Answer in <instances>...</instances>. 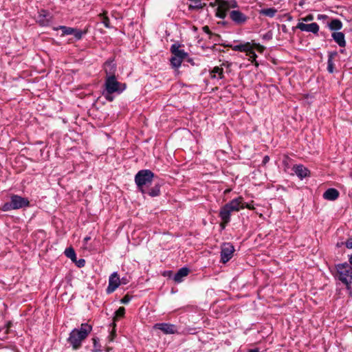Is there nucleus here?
Returning a JSON list of instances; mask_svg holds the SVG:
<instances>
[{
  "label": "nucleus",
  "mask_w": 352,
  "mask_h": 352,
  "mask_svg": "<svg viewBox=\"0 0 352 352\" xmlns=\"http://www.w3.org/2000/svg\"><path fill=\"white\" fill-rule=\"evenodd\" d=\"M92 331V326L88 323H82L79 329H74L69 333L67 342L72 349L77 350L80 348L82 342L85 340Z\"/></svg>",
  "instance_id": "f257e3e1"
},
{
  "label": "nucleus",
  "mask_w": 352,
  "mask_h": 352,
  "mask_svg": "<svg viewBox=\"0 0 352 352\" xmlns=\"http://www.w3.org/2000/svg\"><path fill=\"white\" fill-rule=\"evenodd\" d=\"M241 197L232 199L220 208L219 217L221 220L220 226L224 229L230 223L231 214L241 210Z\"/></svg>",
  "instance_id": "f03ea898"
},
{
  "label": "nucleus",
  "mask_w": 352,
  "mask_h": 352,
  "mask_svg": "<svg viewBox=\"0 0 352 352\" xmlns=\"http://www.w3.org/2000/svg\"><path fill=\"white\" fill-rule=\"evenodd\" d=\"M337 274L335 276L343 284L347 289H351L352 284V266L347 263H339L336 265Z\"/></svg>",
  "instance_id": "7ed1b4c3"
},
{
  "label": "nucleus",
  "mask_w": 352,
  "mask_h": 352,
  "mask_svg": "<svg viewBox=\"0 0 352 352\" xmlns=\"http://www.w3.org/2000/svg\"><path fill=\"white\" fill-rule=\"evenodd\" d=\"M154 177V173L148 169L139 170L135 176V182L138 188L142 192H146V187L149 186Z\"/></svg>",
  "instance_id": "20e7f679"
},
{
  "label": "nucleus",
  "mask_w": 352,
  "mask_h": 352,
  "mask_svg": "<svg viewBox=\"0 0 352 352\" xmlns=\"http://www.w3.org/2000/svg\"><path fill=\"white\" fill-rule=\"evenodd\" d=\"M30 206V201L27 198L19 195H13L10 197V201L5 203L1 208L3 211L18 210Z\"/></svg>",
  "instance_id": "39448f33"
},
{
  "label": "nucleus",
  "mask_w": 352,
  "mask_h": 352,
  "mask_svg": "<svg viewBox=\"0 0 352 352\" xmlns=\"http://www.w3.org/2000/svg\"><path fill=\"white\" fill-rule=\"evenodd\" d=\"M215 3L218 6L216 12V16L223 19L226 17L227 12L230 8H236L239 7V5L235 0H215Z\"/></svg>",
  "instance_id": "423d86ee"
},
{
  "label": "nucleus",
  "mask_w": 352,
  "mask_h": 352,
  "mask_svg": "<svg viewBox=\"0 0 352 352\" xmlns=\"http://www.w3.org/2000/svg\"><path fill=\"white\" fill-rule=\"evenodd\" d=\"M104 86L105 91L109 94L115 92L120 94L126 87L125 83H121L117 80L116 76H106Z\"/></svg>",
  "instance_id": "0eeeda50"
},
{
  "label": "nucleus",
  "mask_w": 352,
  "mask_h": 352,
  "mask_svg": "<svg viewBox=\"0 0 352 352\" xmlns=\"http://www.w3.org/2000/svg\"><path fill=\"white\" fill-rule=\"evenodd\" d=\"M234 248L230 243H224L221 248V261L226 263L229 261L233 256Z\"/></svg>",
  "instance_id": "6e6552de"
},
{
  "label": "nucleus",
  "mask_w": 352,
  "mask_h": 352,
  "mask_svg": "<svg viewBox=\"0 0 352 352\" xmlns=\"http://www.w3.org/2000/svg\"><path fill=\"white\" fill-rule=\"evenodd\" d=\"M230 19L237 25H244L249 17L239 10H231L229 13Z\"/></svg>",
  "instance_id": "1a4fd4ad"
},
{
  "label": "nucleus",
  "mask_w": 352,
  "mask_h": 352,
  "mask_svg": "<svg viewBox=\"0 0 352 352\" xmlns=\"http://www.w3.org/2000/svg\"><path fill=\"white\" fill-rule=\"evenodd\" d=\"M52 15L48 11L42 9L38 13L36 22L41 26H49L52 23Z\"/></svg>",
  "instance_id": "9d476101"
},
{
  "label": "nucleus",
  "mask_w": 352,
  "mask_h": 352,
  "mask_svg": "<svg viewBox=\"0 0 352 352\" xmlns=\"http://www.w3.org/2000/svg\"><path fill=\"white\" fill-rule=\"evenodd\" d=\"M155 329L161 330L165 334H178L179 331L176 325L170 323H156L153 326Z\"/></svg>",
  "instance_id": "9b49d317"
},
{
  "label": "nucleus",
  "mask_w": 352,
  "mask_h": 352,
  "mask_svg": "<svg viewBox=\"0 0 352 352\" xmlns=\"http://www.w3.org/2000/svg\"><path fill=\"white\" fill-rule=\"evenodd\" d=\"M120 285V278L118 272H114L109 278V285L106 289L108 294L113 293Z\"/></svg>",
  "instance_id": "f8f14e48"
},
{
  "label": "nucleus",
  "mask_w": 352,
  "mask_h": 352,
  "mask_svg": "<svg viewBox=\"0 0 352 352\" xmlns=\"http://www.w3.org/2000/svg\"><path fill=\"white\" fill-rule=\"evenodd\" d=\"M296 28L302 32H311L314 34H317L320 29L319 25L317 23L306 24L304 23L303 22H299Z\"/></svg>",
  "instance_id": "ddd939ff"
},
{
  "label": "nucleus",
  "mask_w": 352,
  "mask_h": 352,
  "mask_svg": "<svg viewBox=\"0 0 352 352\" xmlns=\"http://www.w3.org/2000/svg\"><path fill=\"white\" fill-rule=\"evenodd\" d=\"M292 170L301 180L310 176V170L302 164L294 165Z\"/></svg>",
  "instance_id": "4468645a"
},
{
  "label": "nucleus",
  "mask_w": 352,
  "mask_h": 352,
  "mask_svg": "<svg viewBox=\"0 0 352 352\" xmlns=\"http://www.w3.org/2000/svg\"><path fill=\"white\" fill-rule=\"evenodd\" d=\"M179 47L180 45L179 43H174L170 47V52L174 56L184 60L188 57V53L184 50H180Z\"/></svg>",
  "instance_id": "2eb2a0df"
},
{
  "label": "nucleus",
  "mask_w": 352,
  "mask_h": 352,
  "mask_svg": "<svg viewBox=\"0 0 352 352\" xmlns=\"http://www.w3.org/2000/svg\"><path fill=\"white\" fill-rule=\"evenodd\" d=\"M104 71L106 76H116V65L113 59H109L104 63Z\"/></svg>",
  "instance_id": "dca6fc26"
},
{
  "label": "nucleus",
  "mask_w": 352,
  "mask_h": 352,
  "mask_svg": "<svg viewBox=\"0 0 352 352\" xmlns=\"http://www.w3.org/2000/svg\"><path fill=\"white\" fill-rule=\"evenodd\" d=\"M333 41L340 47H344L346 46V40L344 34L342 32H334L331 34Z\"/></svg>",
  "instance_id": "f3484780"
},
{
  "label": "nucleus",
  "mask_w": 352,
  "mask_h": 352,
  "mask_svg": "<svg viewBox=\"0 0 352 352\" xmlns=\"http://www.w3.org/2000/svg\"><path fill=\"white\" fill-rule=\"evenodd\" d=\"M339 191L333 188H328L324 193H323V198L326 200L329 201H335L339 197Z\"/></svg>",
  "instance_id": "a211bd4d"
},
{
  "label": "nucleus",
  "mask_w": 352,
  "mask_h": 352,
  "mask_svg": "<svg viewBox=\"0 0 352 352\" xmlns=\"http://www.w3.org/2000/svg\"><path fill=\"white\" fill-rule=\"evenodd\" d=\"M190 272V270L188 267H182L179 269L173 277V280L175 283H181L183 280V278L188 276Z\"/></svg>",
  "instance_id": "6ab92c4d"
},
{
  "label": "nucleus",
  "mask_w": 352,
  "mask_h": 352,
  "mask_svg": "<svg viewBox=\"0 0 352 352\" xmlns=\"http://www.w3.org/2000/svg\"><path fill=\"white\" fill-rule=\"evenodd\" d=\"M337 56H338V52L336 51L329 52L328 53L327 71L330 74H333L334 72L335 65H334L333 59Z\"/></svg>",
  "instance_id": "aec40b11"
},
{
  "label": "nucleus",
  "mask_w": 352,
  "mask_h": 352,
  "mask_svg": "<svg viewBox=\"0 0 352 352\" xmlns=\"http://www.w3.org/2000/svg\"><path fill=\"white\" fill-rule=\"evenodd\" d=\"M232 50L236 51V52H247V51H249L251 48V43L249 42L236 45H230V46Z\"/></svg>",
  "instance_id": "412c9836"
},
{
  "label": "nucleus",
  "mask_w": 352,
  "mask_h": 352,
  "mask_svg": "<svg viewBox=\"0 0 352 352\" xmlns=\"http://www.w3.org/2000/svg\"><path fill=\"white\" fill-rule=\"evenodd\" d=\"M342 23L340 20L338 19H334L331 21L330 23H328L329 28L332 31L338 32L342 28Z\"/></svg>",
  "instance_id": "4be33fe9"
},
{
  "label": "nucleus",
  "mask_w": 352,
  "mask_h": 352,
  "mask_svg": "<svg viewBox=\"0 0 352 352\" xmlns=\"http://www.w3.org/2000/svg\"><path fill=\"white\" fill-rule=\"evenodd\" d=\"M144 194H147L151 197H157L160 194V185L159 184H155L151 189H146V192Z\"/></svg>",
  "instance_id": "5701e85b"
},
{
  "label": "nucleus",
  "mask_w": 352,
  "mask_h": 352,
  "mask_svg": "<svg viewBox=\"0 0 352 352\" xmlns=\"http://www.w3.org/2000/svg\"><path fill=\"white\" fill-rule=\"evenodd\" d=\"M211 78H216V74H218V78L222 79L224 78L223 75V69L222 67H214L212 71L210 72Z\"/></svg>",
  "instance_id": "b1692460"
},
{
  "label": "nucleus",
  "mask_w": 352,
  "mask_h": 352,
  "mask_svg": "<svg viewBox=\"0 0 352 352\" xmlns=\"http://www.w3.org/2000/svg\"><path fill=\"white\" fill-rule=\"evenodd\" d=\"M277 12L274 8H265L260 10V14L269 17H274Z\"/></svg>",
  "instance_id": "393cba45"
},
{
  "label": "nucleus",
  "mask_w": 352,
  "mask_h": 352,
  "mask_svg": "<svg viewBox=\"0 0 352 352\" xmlns=\"http://www.w3.org/2000/svg\"><path fill=\"white\" fill-rule=\"evenodd\" d=\"M54 30H61L63 32V36L72 35V34L74 32V28H70V27H67V26H64V25H60L58 28H54Z\"/></svg>",
  "instance_id": "a878e982"
},
{
  "label": "nucleus",
  "mask_w": 352,
  "mask_h": 352,
  "mask_svg": "<svg viewBox=\"0 0 352 352\" xmlns=\"http://www.w3.org/2000/svg\"><path fill=\"white\" fill-rule=\"evenodd\" d=\"M65 254L67 258H70L72 261H76V255L74 249L73 248L70 247V248H66L65 250Z\"/></svg>",
  "instance_id": "bb28decb"
},
{
  "label": "nucleus",
  "mask_w": 352,
  "mask_h": 352,
  "mask_svg": "<svg viewBox=\"0 0 352 352\" xmlns=\"http://www.w3.org/2000/svg\"><path fill=\"white\" fill-rule=\"evenodd\" d=\"M106 12H103L102 14H100L98 15L99 18L100 19L101 23H102L105 28H110V21L109 17L106 15Z\"/></svg>",
  "instance_id": "cd10ccee"
},
{
  "label": "nucleus",
  "mask_w": 352,
  "mask_h": 352,
  "mask_svg": "<svg viewBox=\"0 0 352 352\" xmlns=\"http://www.w3.org/2000/svg\"><path fill=\"white\" fill-rule=\"evenodd\" d=\"M170 64H171L173 67H174V68H179L180 67L183 60L181 59V58H177V57L173 56L170 58Z\"/></svg>",
  "instance_id": "c85d7f7f"
},
{
  "label": "nucleus",
  "mask_w": 352,
  "mask_h": 352,
  "mask_svg": "<svg viewBox=\"0 0 352 352\" xmlns=\"http://www.w3.org/2000/svg\"><path fill=\"white\" fill-rule=\"evenodd\" d=\"M125 314V308L124 307H120L115 312V316L113 317V321L116 320L118 318H121L124 316Z\"/></svg>",
  "instance_id": "c756f323"
},
{
  "label": "nucleus",
  "mask_w": 352,
  "mask_h": 352,
  "mask_svg": "<svg viewBox=\"0 0 352 352\" xmlns=\"http://www.w3.org/2000/svg\"><path fill=\"white\" fill-rule=\"evenodd\" d=\"M93 344H94V352H100V345L99 344V339L98 338H93Z\"/></svg>",
  "instance_id": "7c9ffc66"
},
{
  "label": "nucleus",
  "mask_w": 352,
  "mask_h": 352,
  "mask_svg": "<svg viewBox=\"0 0 352 352\" xmlns=\"http://www.w3.org/2000/svg\"><path fill=\"white\" fill-rule=\"evenodd\" d=\"M74 32L72 34V35H74L75 38L76 40H80L82 38V36L84 34H85V32H82L80 30H78L77 28H74Z\"/></svg>",
  "instance_id": "2f4dec72"
},
{
  "label": "nucleus",
  "mask_w": 352,
  "mask_h": 352,
  "mask_svg": "<svg viewBox=\"0 0 352 352\" xmlns=\"http://www.w3.org/2000/svg\"><path fill=\"white\" fill-rule=\"evenodd\" d=\"M246 54L250 57V59L252 60V62H254L256 60V58H257V55L255 53V52L253 50L252 45H251V48L250 49L249 51H247Z\"/></svg>",
  "instance_id": "473e14b6"
},
{
  "label": "nucleus",
  "mask_w": 352,
  "mask_h": 352,
  "mask_svg": "<svg viewBox=\"0 0 352 352\" xmlns=\"http://www.w3.org/2000/svg\"><path fill=\"white\" fill-rule=\"evenodd\" d=\"M202 8H203V6L200 2H199V3L195 2V4H193V5L190 4L188 6L189 10H199Z\"/></svg>",
  "instance_id": "72a5a7b5"
},
{
  "label": "nucleus",
  "mask_w": 352,
  "mask_h": 352,
  "mask_svg": "<svg viewBox=\"0 0 352 352\" xmlns=\"http://www.w3.org/2000/svg\"><path fill=\"white\" fill-rule=\"evenodd\" d=\"M76 266L78 267H82L85 265V260L83 258H80L79 260L76 259V261H74Z\"/></svg>",
  "instance_id": "f704fd0d"
},
{
  "label": "nucleus",
  "mask_w": 352,
  "mask_h": 352,
  "mask_svg": "<svg viewBox=\"0 0 352 352\" xmlns=\"http://www.w3.org/2000/svg\"><path fill=\"white\" fill-rule=\"evenodd\" d=\"M131 298L132 297L131 296L126 294L121 299L120 302L122 304H127L131 301Z\"/></svg>",
  "instance_id": "c9c22d12"
},
{
  "label": "nucleus",
  "mask_w": 352,
  "mask_h": 352,
  "mask_svg": "<svg viewBox=\"0 0 352 352\" xmlns=\"http://www.w3.org/2000/svg\"><path fill=\"white\" fill-rule=\"evenodd\" d=\"M241 205V210L242 209H244V208H248V209H250V210H252L254 209V207L251 206L250 204H246L243 201V198L241 197V204H240Z\"/></svg>",
  "instance_id": "e433bc0d"
},
{
  "label": "nucleus",
  "mask_w": 352,
  "mask_h": 352,
  "mask_svg": "<svg viewBox=\"0 0 352 352\" xmlns=\"http://www.w3.org/2000/svg\"><path fill=\"white\" fill-rule=\"evenodd\" d=\"M314 19V15L311 14H309L307 15L306 16L301 18L300 20L302 21L309 22V21H313Z\"/></svg>",
  "instance_id": "4c0bfd02"
},
{
  "label": "nucleus",
  "mask_w": 352,
  "mask_h": 352,
  "mask_svg": "<svg viewBox=\"0 0 352 352\" xmlns=\"http://www.w3.org/2000/svg\"><path fill=\"white\" fill-rule=\"evenodd\" d=\"M103 95L104 96L105 98L109 102L113 101L114 99V97L112 96V94L106 92V93H104Z\"/></svg>",
  "instance_id": "58836bf2"
},
{
  "label": "nucleus",
  "mask_w": 352,
  "mask_h": 352,
  "mask_svg": "<svg viewBox=\"0 0 352 352\" xmlns=\"http://www.w3.org/2000/svg\"><path fill=\"white\" fill-rule=\"evenodd\" d=\"M345 245L347 248L352 249V237L346 241Z\"/></svg>",
  "instance_id": "ea45409f"
},
{
  "label": "nucleus",
  "mask_w": 352,
  "mask_h": 352,
  "mask_svg": "<svg viewBox=\"0 0 352 352\" xmlns=\"http://www.w3.org/2000/svg\"><path fill=\"white\" fill-rule=\"evenodd\" d=\"M202 29H203V31L204 32H206V34H209L210 36L213 34L212 32L210 31V30L208 26H207V25L204 26Z\"/></svg>",
  "instance_id": "a19ab883"
},
{
  "label": "nucleus",
  "mask_w": 352,
  "mask_h": 352,
  "mask_svg": "<svg viewBox=\"0 0 352 352\" xmlns=\"http://www.w3.org/2000/svg\"><path fill=\"white\" fill-rule=\"evenodd\" d=\"M269 161H270V157L268 155H265V156H264V157L263 159L262 164L263 165H265L267 163H268Z\"/></svg>",
  "instance_id": "79ce46f5"
},
{
  "label": "nucleus",
  "mask_w": 352,
  "mask_h": 352,
  "mask_svg": "<svg viewBox=\"0 0 352 352\" xmlns=\"http://www.w3.org/2000/svg\"><path fill=\"white\" fill-rule=\"evenodd\" d=\"M129 283V280L126 278L123 277L122 279H120V285H126Z\"/></svg>",
  "instance_id": "37998d69"
},
{
  "label": "nucleus",
  "mask_w": 352,
  "mask_h": 352,
  "mask_svg": "<svg viewBox=\"0 0 352 352\" xmlns=\"http://www.w3.org/2000/svg\"><path fill=\"white\" fill-rule=\"evenodd\" d=\"M115 336H116V331H115V330H113V331H111V336H110V337H111V338H110V341H113V338H114V337H115Z\"/></svg>",
  "instance_id": "c03bdc74"
},
{
  "label": "nucleus",
  "mask_w": 352,
  "mask_h": 352,
  "mask_svg": "<svg viewBox=\"0 0 352 352\" xmlns=\"http://www.w3.org/2000/svg\"><path fill=\"white\" fill-rule=\"evenodd\" d=\"M327 18V16L325 14H318V19H325Z\"/></svg>",
  "instance_id": "a18cd8bd"
},
{
  "label": "nucleus",
  "mask_w": 352,
  "mask_h": 352,
  "mask_svg": "<svg viewBox=\"0 0 352 352\" xmlns=\"http://www.w3.org/2000/svg\"><path fill=\"white\" fill-rule=\"evenodd\" d=\"M11 324H11V322H9L6 324V334H7V333H8V332H9V329H10V327H11Z\"/></svg>",
  "instance_id": "49530a36"
},
{
  "label": "nucleus",
  "mask_w": 352,
  "mask_h": 352,
  "mask_svg": "<svg viewBox=\"0 0 352 352\" xmlns=\"http://www.w3.org/2000/svg\"><path fill=\"white\" fill-rule=\"evenodd\" d=\"M256 45L258 47V50L259 51H261V52L262 50H264V47H263V46H261V45H260L259 44H256Z\"/></svg>",
  "instance_id": "de8ad7c7"
},
{
  "label": "nucleus",
  "mask_w": 352,
  "mask_h": 352,
  "mask_svg": "<svg viewBox=\"0 0 352 352\" xmlns=\"http://www.w3.org/2000/svg\"><path fill=\"white\" fill-rule=\"evenodd\" d=\"M186 58H187V61H188V63H191L192 65H193V64H194L193 60H192V59L191 58H189V57L188 56Z\"/></svg>",
  "instance_id": "09e8293b"
},
{
  "label": "nucleus",
  "mask_w": 352,
  "mask_h": 352,
  "mask_svg": "<svg viewBox=\"0 0 352 352\" xmlns=\"http://www.w3.org/2000/svg\"><path fill=\"white\" fill-rule=\"evenodd\" d=\"M248 352H260L258 349H250L249 350Z\"/></svg>",
  "instance_id": "8fccbe9b"
},
{
  "label": "nucleus",
  "mask_w": 352,
  "mask_h": 352,
  "mask_svg": "<svg viewBox=\"0 0 352 352\" xmlns=\"http://www.w3.org/2000/svg\"><path fill=\"white\" fill-rule=\"evenodd\" d=\"M91 239V237L90 236H86L85 239H84V241L85 243H87L88 241H89Z\"/></svg>",
  "instance_id": "3c124183"
},
{
  "label": "nucleus",
  "mask_w": 352,
  "mask_h": 352,
  "mask_svg": "<svg viewBox=\"0 0 352 352\" xmlns=\"http://www.w3.org/2000/svg\"><path fill=\"white\" fill-rule=\"evenodd\" d=\"M349 264L352 266V254L349 256Z\"/></svg>",
  "instance_id": "603ef678"
}]
</instances>
